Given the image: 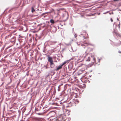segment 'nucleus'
<instances>
[{"instance_id":"20","label":"nucleus","mask_w":121,"mask_h":121,"mask_svg":"<svg viewBox=\"0 0 121 121\" xmlns=\"http://www.w3.org/2000/svg\"><path fill=\"white\" fill-rule=\"evenodd\" d=\"M67 117H66V118L65 119H67V120H68V119L67 118Z\"/></svg>"},{"instance_id":"16","label":"nucleus","mask_w":121,"mask_h":121,"mask_svg":"<svg viewBox=\"0 0 121 121\" xmlns=\"http://www.w3.org/2000/svg\"><path fill=\"white\" fill-rule=\"evenodd\" d=\"M90 60V58L89 57H88L87 59V60L86 61H89Z\"/></svg>"},{"instance_id":"3","label":"nucleus","mask_w":121,"mask_h":121,"mask_svg":"<svg viewBox=\"0 0 121 121\" xmlns=\"http://www.w3.org/2000/svg\"><path fill=\"white\" fill-rule=\"evenodd\" d=\"M72 103V101L70 102L66 106V108L70 107L72 106H74V105Z\"/></svg>"},{"instance_id":"19","label":"nucleus","mask_w":121,"mask_h":121,"mask_svg":"<svg viewBox=\"0 0 121 121\" xmlns=\"http://www.w3.org/2000/svg\"><path fill=\"white\" fill-rule=\"evenodd\" d=\"M118 52L119 53H121V51H118Z\"/></svg>"},{"instance_id":"9","label":"nucleus","mask_w":121,"mask_h":121,"mask_svg":"<svg viewBox=\"0 0 121 121\" xmlns=\"http://www.w3.org/2000/svg\"><path fill=\"white\" fill-rule=\"evenodd\" d=\"M35 11V10L34 9L33 7H32L31 8V12L32 13H33Z\"/></svg>"},{"instance_id":"8","label":"nucleus","mask_w":121,"mask_h":121,"mask_svg":"<svg viewBox=\"0 0 121 121\" xmlns=\"http://www.w3.org/2000/svg\"><path fill=\"white\" fill-rule=\"evenodd\" d=\"M50 22L51 23H52V24H53L54 23V21L53 19L51 20H50Z\"/></svg>"},{"instance_id":"5","label":"nucleus","mask_w":121,"mask_h":121,"mask_svg":"<svg viewBox=\"0 0 121 121\" xmlns=\"http://www.w3.org/2000/svg\"><path fill=\"white\" fill-rule=\"evenodd\" d=\"M55 113L53 112H49V115L50 116V117H54L55 115Z\"/></svg>"},{"instance_id":"15","label":"nucleus","mask_w":121,"mask_h":121,"mask_svg":"<svg viewBox=\"0 0 121 121\" xmlns=\"http://www.w3.org/2000/svg\"><path fill=\"white\" fill-rule=\"evenodd\" d=\"M93 60L94 61L93 63H94L96 61V59H95V57H93Z\"/></svg>"},{"instance_id":"12","label":"nucleus","mask_w":121,"mask_h":121,"mask_svg":"<svg viewBox=\"0 0 121 121\" xmlns=\"http://www.w3.org/2000/svg\"><path fill=\"white\" fill-rule=\"evenodd\" d=\"M48 64L47 65H46L45 66H44V67L46 69H47L48 68Z\"/></svg>"},{"instance_id":"14","label":"nucleus","mask_w":121,"mask_h":121,"mask_svg":"<svg viewBox=\"0 0 121 121\" xmlns=\"http://www.w3.org/2000/svg\"><path fill=\"white\" fill-rule=\"evenodd\" d=\"M114 32L116 34H117V31L116 30H114Z\"/></svg>"},{"instance_id":"23","label":"nucleus","mask_w":121,"mask_h":121,"mask_svg":"<svg viewBox=\"0 0 121 121\" xmlns=\"http://www.w3.org/2000/svg\"><path fill=\"white\" fill-rule=\"evenodd\" d=\"M57 62V61H56V62Z\"/></svg>"},{"instance_id":"1","label":"nucleus","mask_w":121,"mask_h":121,"mask_svg":"<svg viewBox=\"0 0 121 121\" xmlns=\"http://www.w3.org/2000/svg\"><path fill=\"white\" fill-rule=\"evenodd\" d=\"M48 61L50 62V66L51 68H53L55 66L54 64L53 63V61L52 57L48 56Z\"/></svg>"},{"instance_id":"11","label":"nucleus","mask_w":121,"mask_h":121,"mask_svg":"<svg viewBox=\"0 0 121 121\" xmlns=\"http://www.w3.org/2000/svg\"><path fill=\"white\" fill-rule=\"evenodd\" d=\"M66 61H65V62H63L61 65V66H62V67L64 65H65L66 63Z\"/></svg>"},{"instance_id":"6","label":"nucleus","mask_w":121,"mask_h":121,"mask_svg":"<svg viewBox=\"0 0 121 121\" xmlns=\"http://www.w3.org/2000/svg\"><path fill=\"white\" fill-rule=\"evenodd\" d=\"M55 0V1H60L59 3H56L55 4L56 5H57L61 3L62 2L61 1V0Z\"/></svg>"},{"instance_id":"10","label":"nucleus","mask_w":121,"mask_h":121,"mask_svg":"<svg viewBox=\"0 0 121 121\" xmlns=\"http://www.w3.org/2000/svg\"><path fill=\"white\" fill-rule=\"evenodd\" d=\"M11 35H10L7 36H6V39H7L8 38H9L10 37H11Z\"/></svg>"},{"instance_id":"4","label":"nucleus","mask_w":121,"mask_h":121,"mask_svg":"<svg viewBox=\"0 0 121 121\" xmlns=\"http://www.w3.org/2000/svg\"><path fill=\"white\" fill-rule=\"evenodd\" d=\"M62 67L61 65H60L57 66L56 67V68L55 69V70L57 71L62 68Z\"/></svg>"},{"instance_id":"2","label":"nucleus","mask_w":121,"mask_h":121,"mask_svg":"<svg viewBox=\"0 0 121 121\" xmlns=\"http://www.w3.org/2000/svg\"><path fill=\"white\" fill-rule=\"evenodd\" d=\"M79 102V101L77 99H73L72 100V103L74 105V106H75L76 104H77Z\"/></svg>"},{"instance_id":"18","label":"nucleus","mask_w":121,"mask_h":121,"mask_svg":"<svg viewBox=\"0 0 121 121\" xmlns=\"http://www.w3.org/2000/svg\"><path fill=\"white\" fill-rule=\"evenodd\" d=\"M85 43V44H86V46H87V44H89V43ZM85 46H86V45H85Z\"/></svg>"},{"instance_id":"17","label":"nucleus","mask_w":121,"mask_h":121,"mask_svg":"<svg viewBox=\"0 0 121 121\" xmlns=\"http://www.w3.org/2000/svg\"><path fill=\"white\" fill-rule=\"evenodd\" d=\"M110 20H111V21L112 22H113V20H112V18H111Z\"/></svg>"},{"instance_id":"13","label":"nucleus","mask_w":121,"mask_h":121,"mask_svg":"<svg viewBox=\"0 0 121 121\" xmlns=\"http://www.w3.org/2000/svg\"><path fill=\"white\" fill-rule=\"evenodd\" d=\"M66 112H67L68 113H69V112H70V110H67V109H66Z\"/></svg>"},{"instance_id":"21","label":"nucleus","mask_w":121,"mask_h":121,"mask_svg":"<svg viewBox=\"0 0 121 121\" xmlns=\"http://www.w3.org/2000/svg\"><path fill=\"white\" fill-rule=\"evenodd\" d=\"M52 42L54 43H56V42Z\"/></svg>"},{"instance_id":"7","label":"nucleus","mask_w":121,"mask_h":121,"mask_svg":"<svg viewBox=\"0 0 121 121\" xmlns=\"http://www.w3.org/2000/svg\"><path fill=\"white\" fill-rule=\"evenodd\" d=\"M121 44V42L120 41H119V42L118 43H117V44L116 45L118 46L120 45Z\"/></svg>"},{"instance_id":"22","label":"nucleus","mask_w":121,"mask_h":121,"mask_svg":"<svg viewBox=\"0 0 121 121\" xmlns=\"http://www.w3.org/2000/svg\"><path fill=\"white\" fill-rule=\"evenodd\" d=\"M118 27H119V29L120 28V25H119V26Z\"/></svg>"}]
</instances>
